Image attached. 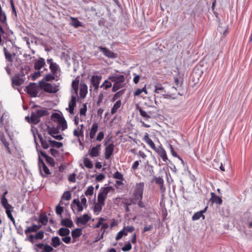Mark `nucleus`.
<instances>
[{"label": "nucleus", "instance_id": "obj_1", "mask_svg": "<svg viewBox=\"0 0 252 252\" xmlns=\"http://www.w3.org/2000/svg\"><path fill=\"white\" fill-rule=\"evenodd\" d=\"M112 189L111 187L101 188L97 195V202H95L93 207V211L95 215H98L102 211L105 205V201L107 198V194Z\"/></svg>", "mask_w": 252, "mask_h": 252}, {"label": "nucleus", "instance_id": "obj_2", "mask_svg": "<svg viewBox=\"0 0 252 252\" xmlns=\"http://www.w3.org/2000/svg\"><path fill=\"white\" fill-rule=\"evenodd\" d=\"M174 80L175 86L171 87L170 86H168L167 87L165 88V90L164 91V93H162V92H161V94L164 97L168 98H174V97L173 96L174 94L170 92L169 89H171L173 91H177V88L182 87L183 82V78L176 76L174 77Z\"/></svg>", "mask_w": 252, "mask_h": 252}, {"label": "nucleus", "instance_id": "obj_3", "mask_svg": "<svg viewBox=\"0 0 252 252\" xmlns=\"http://www.w3.org/2000/svg\"><path fill=\"white\" fill-rule=\"evenodd\" d=\"M49 114L48 111L45 109H36L31 113L30 120L31 123L37 124L40 121V118Z\"/></svg>", "mask_w": 252, "mask_h": 252}, {"label": "nucleus", "instance_id": "obj_4", "mask_svg": "<svg viewBox=\"0 0 252 252\" xmlns=\"http://www.w3.org/2000/svg\"><path fill=\"white\" fill-rule=\"evenodd\" d=\"M144 184L143 183H140L136 184L134 192L133 193V200L135 202L138 203V205L143 207L144 206L143 203L141 202L142 199L143 189Z\"/></svg>", "mask_w": 252, "mask_h": 252}, {"label": "nucleus", "instance_id": "obj_5", "mask_svg": "<svg viewBox=\"0 0 252 252\" xmlns=\"http://www.w3.org/2000/svg\"><path fill=\"white\" fill-rule=\"evenodd\" d=\"M55 118L57 121V127L62 130H64L67 128V124L63 117L61 116L59 114L53 113L52 115Z\"/></svg>", "mask_w": 252, "mask_h": 252}, {"label": "nucleus", "instance_id": "obj_6", "mask_svg": "<svg viewBox=\"0 0 252 252\" xmlns=\"http://www.w3.org/2000/svg\"><path fill=\"white\" fill-rule=\"evenodd\" d=\"M25 91L31 97H36L38 93L39 87L36 83H32L26 87Z\"/></svg>", "mask_w": 252, "mask_h": 252}, {"label": "nucleus", "instance_id": "obj_7", "mask_svg": "<svg viewBox=\"0 0 252 252\" xmlns=\"http://www.w3.org/2000/svg\"><path fill=\"white\" fill-rule=\"evenodd\" d=\"M44 236V232L42 230L36 232L35 235L30 234L27 237L26 240L30 242L32 244L36 242V240H42Z\"/></svg>", "mask_w": 252, "mask_h": 252}, {"label": "nucleus", "instance_id": "obj_8", "mask_svg": "<svg viewBox=\"0 0 252 252\" xmlns=\"http://www.w3.org/2000/svg\"><path fill=\"white\" fill-rule=\"evenodd\" d=\"M39 84L41 89L47 93H56L58 91V89L53 86L50 83L41 82Z\"/></svg>", "mask_w": 252, "mask_h": 252}, {"label": "nucleus", "instance_id": "obj_9", "mask_svg": "<svg viewBox=\"0 0 252 252\" xmlns=\"http://www.w3.org/2000/svg\"><path fill=\"white\" fill-rule=\"evenodd\" d=\"M108 79L114 83L120 85H124L123 83L125 81L124 75L115 74L108 77Z\"/></svg>", "mask_w": 252, "mask_h": 252}, {"label": "nucleus", "instance_id": "obj_10", "mask_svg": "<svg viewBox=\"0 0 252 252\" xmlns=\"http://www.w3.org/2000/svg\"><path fill=\"white\" fill-rule=\"evenodd\" d=\"M38 166L42 176H46L51 174L49 168L47 167L43 160L40 158H39Z\"/></svg>", "mask_w": 252, "mask_h": 252}, {"label": "nucleus", "instance_id": "obj_11", "mask_svg": "<svg viewBox=\"0 0 252 252\" xmlns=\"http://www.w3.org/2000/svg\"><path fill=\"white\" fill-rule=\"evenodd\" d=\"M78 95H71V98L69 102L68 108H66L70 114H74V110L76 106L77 97Z\"/></svg>", "mask_w": 252, "mask_h": 252}, {"label": "nucleus", "instance_id": "obj_12", "mask_svg": "<svg viewBox=\"0 0 252 252\" xmlns=\"http://www.w3.org/2000/svg\"><path fill=\"white\" fill-rule=\"evenodd\" d=\"M102 79L101 75H93L91 79V84L94 87V90H98L100 82Z\"/></svg>", "mask_w": 252, "mask_h": 252}, {"label": "nucleus", "instance_id": "obj_13", "mask_svg": "<svg viewBox=\"0 0 252 252\" xmlns=\"http://www.w3.org/2000/svg\"><path fill=\"white\" fill-rule=\"evenodd\" d=\"M98 48L99 49L100 51H101L103 53V55L109 58L112 59L116 58V54L111 51L108 48L106 47H103L102 46H98Z\"/></svg>", "mask_w": 252, "mask_h": 252}, {"label": "nucleus", "instance_id": "obj_14", "mask_svg": "<svg viewBox=\"0 0 252 252\" xmlns=\"http://www.w3.org/2000/svg\"><path fill=\"white\" fill-rule=\"evenodd\" d=\"M91 219V217L88 214H84L82 216L77 218L76 223L77 225L81 224H86Z\"/></svg>", "mask_w": 252, "mask_h": 252}, {"label": "nucleus", "instance_id": "obj_15", "mask_svg": "<svg viewBox=\"0 0 252 252\" xmlns=\"http://www.w3.org/2000/svg\"><path fill=\"white\" fill-rule=\"evenodd\" d=\"M114 149V145L113 143L110 144L105 149V158L106 159H109L113 155Z\"/></svg>", "mask_w": 252, "mask_h": 252}, {"label": "nucleus", "instance_id": "obj_16", "mask_svg": "<svg viewBox=\"0 0 252 252\" xmlns=\"http://www.w3.org/2000/svg\"><path fill=\"white\" fill-rule=\"evenodd\" d=\"M41 227V225H36L35 224H33L32 225L30 226H28L27 228L25 230V233L28 237L29 236V234L32 232H37Z\"/></svg>", "mask_w": 252, "mask_h": 252}, {"label": "nucleus", "instance_id": "obj_17", "mask_svg": "<svg viewBox=\"0 0 252 252\" xmlns=\"http://www.w3.org/2000/svg\"><path fill=\"white\" fill-rule=\"evenodd\" d=\"M12 84L13 86H20L24 82V80L19 74L15 75L12 78Z\"/></svg>", "mask_w": 252, "mask_h": 252}, {"label": "nucleus", "instance_id": "obj_18", "mask_svg": "<svg viewBox=\"0 0 252 252\" xmlns=\"http://www.w3.org/2000/svg\"><path fill=\"white\" fill-rule=\"evenodd\" d=\"M49 68L51 72L54 74V75L59 77L61 70L58 64L56 63L54 64H51V66H49Z\"/></svg>", "mask_w": 252, "mask_h": 252}, {"label": "nucleus", "instance_id": "obj_19", "mask_svg": "<svg viewBox=\"0 0 252 252\" xmlns=\"http://www.w3.org/2000/svg\"><path fill=\"white\" fill-rule=\"evenodd\" d=\"M45 65V60L43 58H39L34 63V68L35 70H40Z\"/></svg>", "mask_w": 252, "mask_h": 252}, {"label": "nucleus", "instance_id": "obj_20", "mask_svg": "<svg viewBox=\"0 0 252 252\" xmlns=\"http://www.w3.org/2000/svg\"><path fill=\"white\" fill-rule=\"evenodd\" d=\"M71 208L73 210V208L76 209L78 212H82L83 210V205L80 203L78 199H75L73 200L72 203L71 205Z\"/></svg>", "mask_w": 252, "mask_h": 252}, {"label": "nucleus", "instance_id": "obj_21", "mask_svg": "<svg viewBox=\"0 0 252 252\" xmlns=\"http://www.w3.org/2000/svg\"><path fill=\"white\" fill-rule=\"evenodd\" d=\"M98 125L97 123H94L90 129L89 136L91 139L94 138L95 134L98 130Z\"/></svg>", "mask_w": 252, "mask_h": 252}, {"label": "nucleus", "instance_id": "obj_22", "mask_svg": "<svg viewBox=\"0 0 252 252\" xmlns=\"http://www.w3.org/2000/svg\"><path fill=\"white\" fill-rule=\"evenodd\" d=\"M100 148V144H97L96 146L93 147L90 150V155L92 157H96L98 156Z\"/></svg>", "mask_w": 252, "mask_h": 252}, {"label": "nucleus", "instance_id": "obj_23", "mask_svg": "<svg viewBox=\"0 0 252 252\" xmlns=\"http://www.w3.org/2000/svg\"><path fill=\"white\" fill-rule=\"evenodd\" d=\"M39 138L40 139V143L41 146L44 149H47L49 148L50 144L49 142V140H51L50 137H45L43 138L42 137L38 135Z\"/></svg>", "mask_w": 252, "mask_h": 252}, {"label": "nucleus", "instance_id": "obj_24", "mask_svg": "<svg viewBox=\"0 0 252 252\" xmlns=\"http://www.w3.org/2000/svg\"><path fill=\"white\" fill-rule=\"evenodd\" d=\"M88 93V87L85 84H81L80 88V95L82 98H84Z\"/></svg>", "mask_w": 252, "mask_h": 252}, {"label": "nucleus", "instance_id": "obj_25", "mask_svg": "<svg viewBox=\"0 0 252 252\" xmlns=\"http://www.w3.org/2000/svg\"><path fill=\"white\" fill-rule=\"evenodd\" d=\"M212 197L210 199V201L212 203H215L218 204H222V200L221 199L220 197L216 195V194L214 192H212L211 193Z\"/></svg>", "mask_w": 252, "mask_h": 252}, {"label": "nucleus", "instance_id": "obj_26", "mask_svg": "<svg viewBox=\"0 0 252 252\" xmlns=\"http://www.w3.org/2000/svg\"><path fill=\"white\" fill-rule=\"evenodd\" d=\"M144 140L150 146L152 149L155 151H156V147L154 143L150 138L147 133H146V134L144 135Z\"/></svg>", "mask_w": 252, "mask_h": 252}, {"label": "nucleus", "instance_id": "obj_27", "mask_svg": "<svg viewBox=\"0 0 252 252\" xmlns=\"http://www.w3.org/2000/svg\"><path fill=\"white\" fill-rule=\"evenodd\" d=\"M122 105V102L120 100H117L114 104L113 107L112 108L111 110V114L112 115H113L115 113H116L121 107Z\"/></svg>", "mask_w": 252, "mask_h": 252}, {"label": "nucleus", "instance_id": "obj_28", "mask_svg": "<svg viewBox=\"0 0 252 252\" xmlns=\"http://www.w3.org/2000/svg\"><path fill=\"white\" fill-rule=\"evenodd\" d=\"M70 18L71 21L70 24L74 28H77L82 26V23L80 22L77 18L70 17Z\"/></svg>", "mask_w": 252, "mask_h": 252}, {"label": "nucleus", "instance_id": "obj_29", "mask_svg": "<svg viewBox=\"0 0 252 252\" xmlns=\"http://www.w3.org/2000/svg\"><path fill=\"white\" fill-rule=\"evenodd\" d=\"M62 244L60 238L58 236L53 237L51 239V245L54 248H57Z\"/></svg>", "mask_w": 252, "mask_h": 252}, {"label": "nucleus", "instance_id": "obj_30", "mask_svg": "<svg viewBox=\"0 0 252 252\" xmlns=\"http://www.w3.org/2000/svg\"><path fill=\"white\" fill-rule=\"evenodd\" d=\"M0 202L2 206L5 209V210L13 208L12 205L8 203V200L6 197H1L0 199Z\"/></svg>", "mask_w": 252, "mask_h": 252}, {"label": "nucleus", "instance_id": "obj_31", "mask_svg": "<svg viewBox=\"0 0 252 252\" xmlns=\"http://www.w3.org/2000/svg\"><path fill=\"white\" fill-rule=\"evenodd\" d=\"M136 108L139 110L140 115L143 117L145 120H148L150 118V116L148 113L142 109L138 105H136Z\"/></svg>", "mask_w": 252, "mask_h": 252}, {"label": "nucleus", "instance_id": "obj_32", "mask_svg": "<svg viewBox=\"0 0 252 252\" xmlns=\"http://www.w3.org/2000/svg\"><path fill=\"white\" fill-rule=\"evenodd\" d=\"M79 84V80L75 79L73 80L71 84V87L74 91L75 95H78V86Z\"/></svg>", "mask_w": 252, "mask_h": 252}, {"label": "nucleus", "instance_id": "obj_33", "mask_svg": "<svg viewBox=\"0 0 252 252\" xmlns=\"http://www.w3.org/2000/svg\"><path fill=\"white\" fill-rule=\"evenodd\" d=\"M206 210V208H205L204 210H202L199 212H197L194 214V215L192 217V220H199L201 217H203L204 218V216L203 215V213L205 212Z\"/></svg>", "mask_w": 252, "mask_h": 252}, {"label": "nucleus", "instance_id": "obj_34", "mask_svg": "<svg viewBox=\"0 0 252 252\" xmlns=\"http://www.w3.org/2000/svg\"><path fill=\"white\" fill-rule=\"evenodd\" d=\"M57 233L61 236H67L70 233V230L67 228L62 227L58 230Z\"/></svg>", "mask_w": 252, "mask_h": 252}, {"label": "nucleus", "instance_id": "obj_35", "mask_svg": "<svg viewBox=\"0 0 252 252\" xmlns=\"http://www.w3.org/2000/svg\"><path fill=\"white\" fill-rule=\"evenodd\" d=\"M61 224L65 227L69 228L72 227L73 226V223L72 220L69 219H64L62 220Z\"/></svg>", "mask_w": 252, "mask_h": 252}, {"label": "nucleus", "instance_id": "obj_36", "mask_svg": "<svg viewBox=\"0 0 252 252\" xmlns=\"http://www.w3.org/2000/svg\"><path fill=\"white\" fill-rule=\"evenodd\" d=\"M47 129L48 133L52 136L59 133V128L57 126L55 127L48 126Z\"/></svg>", "mask_w": 252, "mask_h": 252}, {"label": "nucleus", "instance_id": "obj_37", "mask_svg": "<svg viewBox=\"0 0 252 252\" xmlns=\"http://www.w3.org/2000/svg\"><path fill=\"white\" fill-rule=\"evenodd\" d=\"M158 153L159 154L160 157L162 158L163 160L165 162H166L168 160V158L166 152L160 146H158Z\"/></svg>", "mask_w": 252, "mask_h": 252}, {"label": "nucleus", "instance_id": "obj_38", "mask_svg": "<svg viewBox=\"0 0 252 252\" xmlns=\"http://www.w3.org/2000/svg\"><path fill=\"white\" fill-rule=\"evenodd\" d=\"M49 142L50 146L52 147H55L56 148H60L63 146V144L62 142H57L55 140H53L51 139V140H49Z\"/></svg>", "mask_w": 252, "mask_h": 252}, {"label": "nucleus", "instance_id": "obj_39", "mask_svg": "<svg viewBox=\"0 0 252 252\" xmlns=\"http://www.w3.org/2000/svg\"><path fill=\"white\" fill-rule=\"evenodd\" d=\"M82 234V229L80 228H76L71 231V236L73 238H76L80 237Z\"/></svg>", "mask_w": 252, "mask_h": 252}, {"label": "nucleus", "instance_id": "obj_40", "mask_svg": "<svg viewBox=\"0 0 252 252\" xmlns=\"http://www.w3.org/2000/svg\"><path fill=\"white\" fill-rule=\"evenodd\" d=\"M3 52L4 54V56L5 57L6 60L9 62H13V58L12 55L10 53H9L7 49L5 47L3 48Z\"/></svg>", "mask_w": 252, "mask_h": 252}, {"label": "nucleus", "instance_id": "obj_41", "mask_svg": "<svg viewBox=\"0 0 252 252\" xmlns=\"http://www.w3.org/2000/svg\"><path fill=\"white\" fill-rule=\"evenodd\" d=\"M13 208L8 209L5 210L6 214H7V217L12 222L14 225H15V220L12 215V212L13 211Z\"/></svg>", "mask_w": 252, "mask_h": 252}, {"label": "nucleus", "instance_id": "obj_42", "mask_svg": "<svg viewBox=\"0 0 252 252\" xmlns=\"http://www.w3.org/2000/svg\"><path fill=\"white\" fill-rule=\"evenodd\" d=\"M41 155L44 157L46 158V161L49 163L50 165H52L53 166L55 164L54 159L48 156L44 152H41Z\"/></svg>", "mask_w": 252, "mask_h": 252}, {"label": "nucleus", "instance_id": "obj_43", "mask_svg": "<svg viewBox=\"0 0 252 252\" xmlns=\"http://www.w3.org/2000/svg\"><path fill=\"white\" fill-rule=\"evenodd\" d=\"M58 78V76L54 75V74L52 73V74L48 73L46 74L44 77V80L46 81H50L55 79L57 80Z\"/></svg>", "mask_w": 252, "mask_h": 252}, {"label": "nucleus", "instance_id": "obj_44", "mask_svg": "<svg viewBox=\"0 0 252 252\" xmlns=\"http://www.w3.org/2000/svg\"><path fill=\"white\" fill-rule=\"evenodd\" d=\"M125 91V90H122L117 92L113 96L112 101L114 102L117 99L120 98L124 94Z\"/></svg>", "mask_w": 252, "mask_h": 252}, {"label": "nucleus", "instance_id": "obj_45", "mask_svg": "<svg viewBox=\"0 0 252 252\" xmlns=\"http://www.w3.org/2000/svg\"><path fill=\"white\" fill-rule=\"evenodd\" d=\"M73 135L75 137L79 138L80 137H84V130H81L78 128L75 129L73 131Z\"/></svg>", "mask_w": 252, "mask_h": 252}, {"label": "nucleus", "instance_id": "obj_46", "mask_svg": "<svg viewBox=\"0 0 252 252\" xmlns=\"http://www.w3.org/2000/svg\"><path fill=\"white\" fill-rule=\"evenodd\" d=\"M84 164L85 166L88 168H92L93 164L92 161L88 158H85L84 159Z\"/></svg>", "mask_w": 252, "mask_h": 252}, {"label": "nucleus", "instance_id": "obj_47", "mask_svg": "<svg viewBox=\"0 0 252 252\" xmlns=\"http://www.w3.org/2000/svg\"><path fill=\"white\" fill-rule=\"evenodd\" d=\"M111 86H112L111 83L110 81L106 80L100 86V88H103L104 89L106 90L108 88H111Z\"/></svg>", "mask_w": 252, "mask_h": 252}, {"label": "nucleus", "instance_id": "obj_48", "mask_svg": "<svg viewBox=\"0 0 252 252\" xmlns=\"http://www.w3.org/2000/svg\"><path fill=\"white\" fill-rule=\"evenodd\" d=\"M113 178L116 179L124 180V176L119 171H116L113 175Z\"/></svg>", "mask_w": 252, "mask_h": 252}, {"label": "nucleus", "instance_id": "obj_49", "mask_svg": "<svg viewBox=\"0 0 252 252\" xmlns=\"http://www.w3.org/2000/svg\"><path fill=\"white\" fill-rule=\"evenodd\" d=\"M39 221L43 225H46L48 222V218L46 216H40L39 218Z\"/></svg>", "mask_w": 252, "mask_h": 252}, {"label": "nucleus", "instance_id": "obj_50", "mask_svg": "<svg viewBox=\"0 0 252 252\" xmlns=\"http://www.w3.org/2000/svg\"><path fill=\"white\" fill-rule=\"evenodd\" d=\"M87 110V104H83V107L80 110V114L81 116H86V114Z\"/></svg>", "mask_w": 252, "mask_h": 252}, {"label": "nucleus", "instance_id": "obj_51", "mask_svg": "<svg viewBox=\"0 0 252 252\" xmlns=\"http://www.w3.org/2000/svg\"><path fill=\"white\" fill-rule=\"evenodd\" d=\"M94 188L93 186H89L86 190L85 194L86 196L92 195L94 193Z\"/></svg>", "mask_w": 252, "mask_h": 252}, {"label": "nucleus", "instance_id": "obj_52", "mask_svg": "<svg viewBox=\"0 0 252 252\" xmlns=\"http://www.w3.org/2000/svg\"><path fill=\"white\" fill-rule=\"evenodd\" d=\"M163 180L161 178L158 177V186L160 187L162 192H163L165 190V188L163 186Z\"/></svg>", "mask_w": 252, "mask_h": 252}, {"label": "nucleus", "instance_id": "obj_53", "mask_svg": "<svg viewBox=\"0 0 252 252\" xmlns=\"http://www.w3.org/2000/svg\"><path fill=\"white\" fill-rule=\"evenodd\" d=\"M66 200H69L71 198V193L69 191H65L62 196Z\"/></svg>", "mask_w": 252, "mask_h": 252}, {"label": "nucleus", "instance_id": "obj_54", "mask_svg": "<svg viewBox=\"0 0 252 252\" xmlns=\"http://www.w3.org/2000/svg\"><path fill=\"white\" fill-rule=\"evenodd\" d=\"M2 144H3L4 146L5 147V149L7 150V153L9 155L12 154V152L11 151V149L9 147V143L6 141V140L4 141H3Z\"/></svg>", "mask_w": 252, "mask_h": 252}, {"label": "nucleus", "instance_id": "obj_55", "mask_svg": "<svg viewBox=\"0 0 252 252\" xmlns=\"http://www.w3.org/2000/svg\"><path fill=\"white\" fill-rule=\"evenodd\" d=\"M63 212V207L60 206V205H58L56 207V213L57 215H60L62 217V213Z\"/></svg>", "mask_w": 252, "mask_h": 252}, {"label": "nucleus", "instance_id": "obj_56", "mask_svg": "<svg viewBox=\"0 0 252 252\" xmlns=\"http://www.w3.org/2000/svg\"><path fill=\"white\" fill-rule=\"evenodd\" d=\"M104 133L103 131H99L96 137L95 141H101L102 139L104 138Z\"/></svg>", "mask_w": 252, "mask_h": 252}, {"label": "nucleus", "instance_id": "obj_57", "mask_svg": "<svg viewBox=\"0 0 252 252\" xmlns=\"http://www.w3.org/2000/svg\"><path fill=\"white\" fill-rule=\"evenodd\" d=\"M124 85H120L118 84L114 83L113 88H112V92H117L119 89L123 88L124 87Z\"/></svg>", "mask_w": 252, "mask_h": 252}, {"label": "nucleus", "instance_id": "obj_58", "mask_svg": "<svg viewBox=\"0 0 252 252\" xmlns=\"http://www.w3.org/2000/svg\"><path fill=\"white\" fill-rule=\"evenodd\" d=\"M132 248L131 245L130 243L126 244L124 247L122 248V250L124 252H128L130 251Z\"/></svg>", "mask_w": 252, "mask_h": 252}, {"label": "nucleus", "instance_id": "obj_59", "mask_svg": "<svg viewBox=\"0 0 252 252\" xmlns=\"http://www.w3.org/2000/svg\"><path fill=\"white\" fill-rule=\"evenodd\" d=\"M123 229L127 233H131L134 230V227L133 226H124Z\"/></svg>", "mask_w": 252, "mask_h": 252}, {"label": "nucleus", "instance_id": "obj_60", "mask_svg": "<svg viewBox=\"0 0 252 252\" xmlns=\"http://www.w3.org/2000/svg\"><path fill=\"white\" fill-rule=\"evenodd\" d=\"M44 252H52L54 249L52 246H51L48 244H45L44 248Z\"/></svg>", "mask_w": 252, "mask_h": 252}, {"label": "nucleus", "instance_id": "obj_61", "mask_svg": "<svg viewBox=\"0 0 252 252\" xmlns=\"http://www.w3.org/2000/svg\"><path fill=\"white\" fill-rule=\"evenodd\" d=\"M104 97V95L103 93H101L99 94L98 96V100L96 102L97 105L99 106L100 104L102 102L103 99Z\"/></svg>", "mask_w": 252, "mask_h": 252}, {"label": "nucleus", "instance_id": "obj_62", "mask_svg": "<svg viewBox=\"0 0 252 252\" xmlns=\"http://www.w3.org/2000/svg\"><path fill=\"white\" fill-rule=\"evenodd\" d=\"M62 241L66 244H69L71 242V237L69 236H64L62 239Z\"/></svg>", "mask_w": 252, "mask_h": 252}, {"label": "nucleus", "instance_id": "obj_63", "mask_svg": "<svg viewBox=\"0 0 252 252\" xmlns=\"http://www.w3.org/2000/svg\"><path fill=\"white\" fill-rule=\"evenodd\" d=\"M123 231H124V230H121L120 231H119L118 233V234L116 237V240L117 241L121 239L124 236V234H125V233H124Z\"/></svg>", "mask_w": 252, "mask_h": 252}, {"label": "nucleus", "instance_id": "obj_64", "mask_svg": "<svg viewBox=\"0 0 252 252\" xmlns=\"http://www.w3.org/2000/svg\"><path fill=\"white\" fill-rule=\"evenodd\" d=\"M81 202L80 203L85 207H87V199L83 195L81 196Z\"/></svg>", "mask_w": 252, "mask_h": 252}]
</instances>
